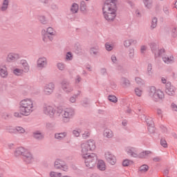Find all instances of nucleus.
Listing matches in <instances>:
<instances>
[{"instance_id":"obj_59","label":"nucleus","mask_w":177,"mask_h":177,"mask_svg":"<svg viewBox=\"0 0 177 177\" xmlns=\"http://www.w3.org/2000/svg\"><path fill=\"white\" fill-rule=\"evenodd\" d=\"M113 48L114 47L113 46V45L109 44V43L105 44V48L106 50H108V52L111 51V50L113 49Z\"/></svg>"},{"instance_id":"obj_27","label":"nucleus","mask_w":177,"mask_h":177,"mask_svg":"<svg viewBox=\"0 0 177 177\" xmlns=\"http://www.w3.org/2000/svg\"><path fill=\"white\" fill-rule=\"evenodd\" d=\"M104 138H107V139H111L113 136H114V133H113V131L110 129H106L104 131Z\"/></svg>"},{"instance_id":"obj_1","label":"nucleus","mask_w":177,"mask_h":177,"mask_svg":"<svg viewBox=\"0 0 177 177\" xmlns=\"http://www.w3.org/2000/svg\"><path fill=\"white\" fill-rule=\"evenodd\" d=\"M103 16L106 21H114L117 17V1L106 0L102 8Z\"/></svg>"},{"instance_id":"obj_57","label":"nucleus","mask_w":177,"mask_h":177,"mask_svg":"<svg viewBox=\"0 0 177 177\" xmlns=\"http://www.w3.org/2000/svg\"><path fill=\"white\" fill-rule=\"evenodd\" d=\"M50 9H52V10H54L55 12H56V10H59V7L57 6V5H56V3H50Z\"/></svg>"},{"instance_id":"obj_34","label":"nucleus","mask_w":177,"mask_h":177,"mask_svg":"<svg viewBox=\"0 0 177 177\" xmlns=\"http://www.w3.org/2000/svg\"><path fill=\"white\" fill-rule=\"evenodd\" d=\"M9 8V0H4L1 7V12H6Z\"/></svg>"},{"instance_id":"obj_18","label":"nucleus","mask_w":177,"mask_h":177,"mask_svg":"<svg viewBox=\"0 0 177 177\" xmlns=\"http://www.w3.org/2000/svg\"><path fill=\"white\" fill-rule=\"evenodd\" d=\"M46 37H47L49 41H53V38L56 37V30L52 27L47 28L46 31Z\"/></svg>"},{"instance_id":"obj_4","label":"nucleus","mask_w":177,"mask_h":177,"mask_svg":"<svg viewBox=\"0 0 177 177\" xmlns=\"http://www.w3.org/2000/svg\"><path fill=\"white\" fill-rule=\"evenodd\" d=\"M148 96L153 100V102H160V100H164L165 99V94L161 89L156 88V86H151L149 87L147 91Z\"/></svg>"},{"instance_id":"obj_37","label":"nucleus","mask_w":177,"mask_h":177,"mask_svg":"<svg viewBox=\"0 0 177 177\" xmlns=\"http://www.w3.org/2000/svg\"><path fill=\"white\" fill-rule=\"evenodd\" d=\"M163 12L165 13V15L166 16H169V13H171V9L170 7L169 6V4H165L163 6Z\"/></svg>"},{"instance_id":"obj_7","label":"nucleus","mask_w":177,"mask_h":177,"mask_svg":"<svg viewBox=\"0 0 177 177\" xmlns=\"http://www.w3.org/2000/svg\"><path fill=\"white\" fill-rule=\"evenodd\" d=\"M56 113V109L53 105L50 104L44 103L43 105V114L50 117V118H53L55 117V113Z\"/></svg>"},{"instance_id":"obj_3","label":"nucleus","mask_w":177,"mask_h":177,"mask_svg":"<svg viewBox=\"0 0 177 177\" xmlns=\"http://www.w3.org/2000/svg\"><path fill=\"white\" fill-rule=\"evenodd\" d=\"M57 117H62L63 124H68L75 115V109L73 108L59 109L56 113Z\"/></svg>"},{"instance_id":"obj_47","label":"nucleus","mask_w":177,"mask_h":177,"mask_svg":"<svg viewBox=\"0 0 177 177\" xmlns=\"http://www.w3.org/2000/svg\"><path fill=\"white\" fill-rule=\"evenodd\" d=\"M171 35L173 38H176L177 37V27H173L171 28Z\"/></svg>"},{"instance_id":"obj_5","label":"nucleus","mask_w":177,"mask_h":177,"mask_svg":"<svg viewBox=\"0 0 177 177\" xmlns=\"http://www.w3.org/2000/svg\"><path fill=\"white\" fill-rule=\"evenodd\" d=\"M96 149V142L93 140H88L80 145V151L82 157H86L91 154L89 151H93Z\"/></svg>"},{"instance_id":"obj_38","label":"nucleus","mask_w":177,"mask_h":177,"mask_svg":"<svg viewBox=\"0 0 177 177\" xmlns=\"http://www.w3.org/2000/svg\"><path fill=\"white\" fill-rule=\"evenodd\" d=\"M86 9H87V6H86V3L84 1L80 2V10L81 12H82L83 13L86 12Z\"/></svg>"},{"instance_id":"obj_44","label":"nucleus","mask_w":177,"mask_h":177,"mask_svg":"<svg viewBox=\"0 0 177 177\" xmlns=\"http://www.w3.org/2000/svg\"><path fill=\"white\" fill-rule=\"evenodd\" d=\"M6 131H7L8 133H16V128L12 126H7L6 127Z\"/></svg>"},{"instance_id":"obj_26","label":"nucleus","mask_w":177,"mask_h":177,"mask_svg":"<svg viewBox=\"0 0 177 177\" xmlns=\"http://www.w3.org/2000/svg\"><path fill=\"white\" fill-rule=\"evenodd\" d=\"M8 75H9V73H8L6 66L0 68V77H1V78H8Z\"/></svg>"},{"instance_id":"obj_56","label":"nucleus","mask_w":177,"mask_h":177,"mask_svg":"<svg viewBox=\"0 0 177 177\" xmlns=\"http://www.w3.org/2000/svg\"><path fill=\"white\" fill-rule=\"evenodd\" d=\"M81 81H82V77L80 75H76L75 77V84L78 85Z\"/></svg>"},{"instance_id":"obj_16","label":"nucleus","mask_w":177,"mask_h":177,"mask_svg":"<svg viewBox=\"0 0 177 177\" xmlns=\"http://www.w3.org/2000/svg\"><path fill=\"white\" fill-rule=\"evenodd\" d=\"M165 93L168 96H175V93L176 92V88L171 84V82H167L165 86Z\"/></svg>"},{"instance_id":"obj_8","label":"nucleus","mask_w":177,"mask_h":177,"mask_svg":"<svg viewBox=\"0 0 177 177\" xmlns=\"http://www.w3.org/2000/svg\"><path fill=\"white\" fill-rule=\"evenodd\" d=\"M150 48L152 53L155 56V59H157V57H160L162 55H164V53L165 50L163 48H159L158 44L156 43H151Z\"/></svg>"},{"instance_id":"obj_17","label":"nucleus","mask_w":177,"mask_h":177,"mask_svg":"<svg viewBox=\"0 0 177 177\" xmlns=\"http://www.w3.org/2000/svg\"><path fill=\"white\" fill-rule=\"evenodd\" d=\"M21 58V55L19 53L10 52L8 53L6 57L7 62H17L19 59Z\"/></svg>"},{"instance_id":"obj_60","label":"nucleus","mask_w":177,"mask_h":177,"mask_svg":"<svg viewBox=\"0 0 177 177\" xmlns=\"http://www.w3.org/2000/svg\"><path fill=\"white\" fill-rule=\"evenodd\" d=\"M160 145L162 146V147H168V144L167 143V140L164 138L160 139Z\"/></svg>"},{"instance_id":"obj_31","label":"nucleus","mask_w":177,"mask_h":177,"mask_svg":"<svg viewBox=\"0 0 177 177\" xmlns=\"http://www.w3.org/2000/svg\"><path fill=\"white\" fill-rule=\"evenodd\" d=\"M33 138L35 139H36L37 140H42V139H44V134H42V133H41V131H37L33 133Z\"/></svg>"},{"instance_id":"obj_46","label":"nucleus","mask_w":177,"mask_h":177,"mask_svg":"<svg viewBox=\"0 0 177 177\" xmlns=\"http://www.w3.org/2000/svg\"><path fill=\"white\" fill-rule=\"evenodd\" d=\"M133 163V162L132 160H131L129 159H125L122 162V165H123V167H129V165H131Z\"/></svg>"},{"instance_id":"obj_61","label":"nucleus","mask_w":177,"mask_h":177,"mask_svg":"<svg viewBox=\"0 0 177 177\" xmlns=\"http://www.w3.org/2000/svg\"><path fill=\"white\" fill-rule=\"evenodd\" d=\"M22 115H24L21 111L19 112H15L14 113V117L16 118H21Z\"/></svg>"},{"instance_id":"obj_42","label":"nucleus","mask_w":177,"mask_h":177,"mask_svg":"<svg viewBox=\"0 0 177 177\" xmlns=\"http://www.w3.org/2000/svg\"><path fill=\"white\" fill-rule=\"evenodd\" d=\"M129 57L131 59L135 57V48L133 47L129 48Z\"/></svg>"},{"instance_id":"obj_20","label":"nucleus","mask_w":177,"mask_h":177,"mask_svg":"<svg viewBox=\"0 0 177 177\" xmlns=\"http://www.w3.org/2000/svg\"><path fill=\"white\" fill-rule=\"evenodd\" d=\"M162 59L166 64H171V63H174L175 62V58L174 57V55H163L162 57Z\"/></svg>"},{"instance_id":"obj_6","label":"nucleus","mask_w":177,"mask_h":177,"mask_svg":"<svg viewBox=\"0 0 177 177\" xmlns=\"http://www.w3.org/2000/svg\"><path fill=\"white\" fill-rule=\"evenodd\" d=\"M84 160V164L87 168L89 169L93 168L97 162V156L95 153H90L86 155L85 157H82Z\"/></svg>"},{"instance_id":"obj_24","label":"nucleus","mask_w":177,"mask_h":177,"mask_svg":"<svg viewBox=\"0 0 177 177\" xmlns=\"http://www.w3.org/2000/svg\"><path fill=\"white\" fill-rule=\"evenodd\" d=\"M153 2H154V0H142V3L144 4L145 9H149V10L153 8Z\"/></svg>"},{"instance_id":"obj_30","label":"nucleus","mask_w":177,"mask_h":177,"mask_svg":"<svg viewBox=\"0 0 177 177\" xmlns=\"http://www.w3.org/2000/svg\"><path fill=\"white\" fill-rule=\"evenodd\" d=\"M97 167L100 171H106V163L102 160H100L97 164Z\"/></svg>"},{"instance_id":"obj_51","label":"nucleus","mask_w":177,"mask_h":177,"mask_svg":"<svg viewBox=\"0 0 177 177\" xmlns=\"http://www.w3.org/2000/svg\"><path fill=\"white\" fill-rule=\"evenodd\" d=\"M39 20L42 24H48V21L46 20V17L44 15H40L39 17Z\"/></svg>"},{"instance_id":"obj_41","label":"nucleus","mask_w":177,"mask_h":177,"mask_svg":"<svg viewBox=\"0 0 177 177\" xmlns=\"http://www.w3.org/2000/svg\"><path fill=\"white\" fill-rule=\"evenodd\" d=\"M73 53H71L70 51L66 53V56H65V61L66 62H71V60H73Z\"/></svg>"},{"instance_id":"obj_29","label":"nucleus","mask_w":177,"mask_h":177,"mask_svg":"<svg viewBox=\"0 0 177 177\" xmlns=\"http://www.w3.org/2000/svg\"><path fill=\"white\" fill-rule=\"evenodd\" d=\"M80 10V6L77 3H73L70 8L71 13L75 15V13H78V10Z\"/></svg>"},{"instance_id":"obj_14","label":"nucleus","mask_w":177,"mask_h":177,"mask_svg":"<svg viewBox=\"0 0 177 177\" xmlns=\"http://www.w3.org/2000/svg\"><path fill=\"white\" fill-rule=\"evenodd\" d=\"M104 158L109 164H111V165H115V162H117V158H115V156H114V154H113L111 152L106 151L104 153Z\"/></svg>"},{"instance_id":"obj_12","label":"nucleus","mask_w":177,"mask_h":177,"mask_svg":"<svg viewBox=\"0 0 177 177\" xmlns=\"http://www.w3.org/2000/svg\"><path fill=\"white\" fill-rule=\"evenodd\" d=\"M127 154L129 156V157H133V158H138V154L139 153V149L135 147H127L124 149Z\"/></svg>"},{"instance_id":"obj_2","label":"nucleus","mask_w":177,"mask_h":177,"mask_svg":"<svg viewBox=\"0 0 177 177\" xmlns=\"http://www.w3.org/2000/svg\"><path fill=\"white\" fill-rule=\"evenodd\" d=\"M35 103L34 100L26 97L19 102V111L24 117H28L34 111Z\"/></svg>"},{"instance_id":"obj_11","label":"nucleus","mask_w":177,"mask_h":177,"mask_svg":"<svg viewBox=\"0 0 177 177\" xmlns=\"http://www.w3.org/2000/svg\"><path fill=\"white\" fill-rule=\"evenodd\" d=\"M60 85L62 91H64L65 93H71V92L74 91V87L70 84V82L66 80H63L60 82Z\"/></svg>"},{"instance_id":"obj_50","label":"nucleus","mask_w":177,"mask_h":177,"mask_svg":"<svg viewBox=\"0 0 177 177\" xmlns=\"http://www.w3.org/2000/svg\"><path fill=\"white\" fill-rule=\"evenodd\" d=\"M145 120L148 127L154 126V121L153 120V118H148Z\"/></svg>"},{"instance_id":"obj_9","label":"nucleus","mask_w":177,"mask_h":177,"mask_svg":"<svg viewBox=\"0 0 177 177\" xmlns=\"http://www.w3.org/2000/svg\"><path fill=\"white\" fill-rule=\"evenodd\" d=\"M54 167L55 169H60L64 172H67L68 171V165L64 160L62 159H57L54 162Z\"/></svg>"},{"instance_id":"obj_55","label":"nucleus","mask_w":177,"mask_h":177,"mask_svg":"<svg viewBox=\"0 0 177 177\" xmlns=\"http://www.w3.org/2000/svg\"><path fill=\"white\" fill-rule=\"evenodd\" d=\"M108 100H109V102H112V103H117L118 102L117 97H115V95H109Z\"/></svg>"},{"instance_id":"obj_52","label":"nucleus","mask_w":177,"mask_h":177,"mask_svg":"<svg viewBox=\"0 0 177 177\" xmlns=\"http://www.w3.org/2000/svg\"><path fill=\"white\" fill-rule=\"evenodd\" d=\"M135 80L136 84H138V85H140V86L145 85V80H143L142 78L136 77Z\"/></svg>"},{"instance_id":"obj_10","label":"nucleus","mask_w":177,"mask_h":177,"mask_svg":"<svg viewBox=\"0 0 177 177\" xmlns=\"http://www.w3.org/2000/svg\"><path fill=\"white\" fill-rule=\"evenodd\" d=\"M55 84L53 82H50L46 84L43 88V93L46 96H50L53 92H55Z\"/></svg>"},{"instance_id":"obj_48","label":"nucleus","mask_w":177,"mask_h":177,"mask_svg":"<svg viewBox=\"0 0 177 177\" xmlns=\"http://www.w3.org/2000/svg\"><path fill=\"white\" fill-rule=\"evenodd\" d=\"M139 171L140 172H147V171H149V166L147 165H143L140 167Z\"/></svg>"},{"instance_id":"obj_32","label":"nucleus","mask_w":177,"mask_h":177,"mask_svg":"<svg viewBox=\"0 0 177 177\" xmlns=\"http://www.w3.org/2000/svg\"><path fill=\"white\" fill-rule=\"evenodd\" d=\"M12 73L14 75L20 77L21 75H23V74H24V71L23 69L16 68L12 71Z\"/></svg>"},{"instance_id":"obj_45","label":"nucleus","mask_w":177,"mask_h":177,"mask_svg":"<svg viewBox=\"0 0 177 177\" xmlns=\"http://www.w3.org/2000/svg\"><path fill=\"white\" fill-rule=\"evenodd\" d=\"M134 92L136 96H138V97H140L143 93V90H142L139 87H137L134 89Z\"/></svg>"},{"instance_id":"obj_39","label":"nucleus","mask_w":177,"mask_h":177,"mask_svg":"<svg viewBox=\"0 0 177 177\" xmlns=\"http://www.w3.org/2000/svg\"><path fill=\"white\" fill-rule=\"evenodd\" d=\"M72 133L75 138H80V135H81V129L76 128L73 129Z\"/></svg>"},{"instance_id":"obj_36","label":"nucleus","mask_w":177,"mask_h":177,"mask_svg":"<svg viewBox=\"0 0 177 177\" xmlns=\"http://www.w3.org/2000/svg\"><path fill=\"white\" fill-rule=\"evenodd\" d=\"M147 74L148 77H153V65H151V64H148L147 68Z\"/></svg>"},{"instance_id":"obj_15","label":"nucleus","mask_w":177,"mask_h":177,"mask_svg":"<svg viewBox=\"0 0 177 177\" xmlns=\"http://www.w3.org/2000/svg\"><path fill=\"white\" fill-rule=\"evenodd\" d=\"M22 160L26 164H32V162H34V155H32L30 151L26 150L22 156Z\"/></svg>"},{"instance_id":"obj_58","label":"nucleus","mask_w":177,"mask_h":177,"mask_svg":"<svg viewBox=\"0 0 177 177\" xmlns=\"http://www.w3.org/2000/svg\"><path fill=\"white\" fill-rule=\"evenodd\" d=\"M148 131L149 133L154 135V133H156V128H154V126H149L148 127Z\"/></svg>"},{"instance_id":"obj_62","label":"nucleus","mask_w":177,"mask_h":177,"mask_svg":"<svg viewBox=\"0 0 177 177\" xmlns=\"http://www.w3.org/2000/svg\"><path fill=\"white\" fill-rule=\"evenodd\" d=\"M146 50H147V46L142 45L140 47V52L142 54L146 53Z\"/></svg>"},{"instance_id":"obj_35","label":"nucleus","mask_w":177,"mask_h":177,"mask_svg":"<svg viewBox=\"0 0 177 177\" xmlns=\"http://www.w3.org/2000/svg\"><path fill=\"white\" fill-rule=\"evenodd\" d=\"M91 55L93 56H97L99 55V46H94L90 49Z\"/></svg>"},{"instance_id":"obj_43","label":"nucleus","mask_w":177,"mask_h":177,"mask_svg":"<svg viewBox=\"0 0 177 177\" xmlns=\"http://www.w3.org/2000/svg\"><path fill=\"white\" fill-rule=\"evenodd\" d=\"M57 67L59 71H64V70H66V64L63 62L57 63Z\"/></svg>"},{"instance_id":"obj_49","label":"nucleus","mask_w":177,"mask_h":177,"mask_svg":"<svg viewBox=\"0 0 177 177\" xmlns=\"http://www.w3.org/2000/svg\"><path fill=\"white\" fill-rule=\"evenodd\" d=\"M82 136V139H88L91 136V131L89 130L84 131Z\"/></svg>"},{"instance_id":"obj_21","label":"nucleus","mask_w":177,"mask_h":177,"mask_svg":"<svg viewBox=\"0 0 177 177\" xmlns=\"http://www.w3.org/2000/svg\"><path fill=\"white\" fill-rule=\"evenodd\" d=\"M67 135H68V133L67 131L56 133L54 136V138L57 140H64V139H66V138H67Z\"/></svg>"},{"instance_id":"obj_63","label":"nucleus","mask_w":177,"mask_h":177,"mask_svg":"<svg viewBox=\"0 0 177 177\" xmlns=\"http://www.w3.org/2000/svg\"><path fill=\"white\" fill-rule=\"evenodd\" d=\"M69 102L71 103H75L77 102V98L75 97V95H72L69 97Z\"/></svg>"},{"instance_id":"obj_54","label":"nucleus","mask_w":177,"mask_h":177,"mask_svg":"<svg viewBox=\"0 0 177 177\" xmlns=\"http://www.w3.org/2000/svg\"><path fill=\"white\" fill-rule=\"evenodd\" d=\"M111 60L112 64H118V59H117V57L115 56V55H112L111 56Z\"/></svg>"},{"instance_id":"obj_23","label":"nucleus","mask_w":177,"mask_h":177,"mask_svg":"<svg viewBox=\"0 0 177 177\" xmlns=\"http://www.w3.org/2000/svg\"><path fill=\"white\" fill-rule=\"evenodd\" d=\"M151 151H142V152L138 153L137 158H147L150 154H152Z\"/></svg>"},{"instance_id":"obj_22","label":"nucleus","mask_w":177,"mask_h":177,"mask_svg":"<svg viewBox=\"0 0 177 177\" xmlns=\"http://www.w3.org/2000/svg\"><path fill=\"white\" fill-rule=\"evenodd\" d=\"M136 45L138 44V40L133 39H126L123 41V45L124 48H129L131 45Z\"/></svg>"},{"instance_id":"obj_53","label":"nucleus","mask_w":177,"mask_h":177,"mask_svg":"<svg viewBox=\"0 0 177 177\" xmlns=\"http://www.w3.org/2000/svg\"><path fill=\"white\" fill-rule=\"evenodd\" d=\"M50 177H63L62 176V173L60 172H56V171H51L50 173Z\"/></svg>"},{"instance_id":"obj_25","label":"nucleus","mask_w":177,"mask_h":177,"mask_svg":"<svg viewBox=\"0 0 177 177\" xmlns=\"http://www.w3.org/2000/svg\"><path fill=\"white\" fill-rule=\"evenodd\" d=\"M20 63L24 68V72L28 73L30 71V66L28 65V62H27L26 59H22L21 60Z\"/></svg>"},{"instance_id":"obj_40","label":"nucleus","mask_w":177,"mask_h":177,"mask_svg":"<svg viewBox=\"0 0 177 177\" xmlns=\"http://www.w3.org/2000/svg\"><path fill=\"white\" fill-rule=\"evenodd\" d=\"M16 132H17V133H21V134L26 133V129L20 126H17L15 127V133Z\"/></svg>"},{"instance_id":"obj_28","label":"nucleus","mask_w":177,"mask_h":177,"mask_svg":"<svg viewBox=\"0 0 177 177\" xmlns=\"http://www.w3.org/2000/svg\"><path fill=\"white\" fill-rule=\"evenodd\" d=\"M120 85L124 88H127L131 85V82H129V80H128L127 77H122L120 79Z\"/></svg>"},{"instance_id":"obj_33","label":"nucleus","mask_w":177,"mask_h":177,"mask_svg":"<svg viewBox=\"0 0 177 177\" xmlns=\"http://www.w3.org/2000/svg\"><path fill=\"white\" fill-rule=\"evenodd\" d=\"M157 23H158V19L157 17H153L151 21L150 29L154 30L157 27Z\"/></svg>"},{"instance_id":"obj_19","label":"nucleus","mask_w":177,"mask_h":177,"mask_svg":"<svg viewBox=\"0 0 177 177\" xmlns=\"http://www.w3.org/2000/svg\"><path fill=\"white\" fill-rule=\"evenodd\" d=\"M26 151H27V149H26L24 147H19L16 148V149L15 150L14 156L15 157H20V156L23 157V156L25 154Z\"/></svg>"},{"instance_id":"obj_64","label":"nucleus","mask_w":177,"mask_h":177,"mask_svg":"<svg viewBox=\"0 0 177 177\" xmlns=\"http://www.w3.org/2000/svg\"><path fill=\"white\" fill-rule=\"evenodd\" d=\"M100 73L102 75H107V69L106 68H102L100 69Z\"/></svg>"},{"instance_id":"obj_13","label":"nucleus","mask_w":177,"mask_h":177,"mask_svg":"<svg viewBox=\"0 0 177 177\" xmlns=\"http://www.w3.org/2000/svg\"><path fill=\"white\" fill-rule=\"evenodd\" d=\"M48 66V58L41 56L37 59V67L39 70H44Z\"/></svg>"}]
</instances>
